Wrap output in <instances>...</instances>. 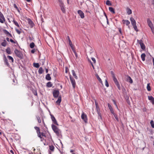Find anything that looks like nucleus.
Wrapping results in <instances>:
<instances>
[{
  "instance_id": "obj_51",
  "label": "nucleus",
  "mask_w": 154,
  "mask_h": 154,
  "mask_svg": "<svg viewBox=\"0 0 154 154\" xmlns=\"http://www.w3.org/2000/svg\"><path fill=\"white\" fill-rule=\"evenodd\" d=\"M15 30L16 32L19 35L21 33V32L18 29H17V28H15Z\"/></svg>"
},
{
  "instance_id": "obj_27",
  "label": "nucleus",
  "mask_w": 154,
  "mask_h": 154,
  "mask_svg": "<svg viewBox=\"0 0 154 154\" xmlns=\"http://www.w3.org/2000/svg\"><path fill=\"white\" fill-rule=\"evenodd\" d=\"M7 43V42L6 40L5 39H4L3 40V42L1 43V45L4 47H5L6 46Z\"/></svg>"
},
{
  "instance_id": "obj_2",
  "label": "nucleus",
  "mask_w": 154,
  "mask_h": 154,
  "mask_svg": "<svg viewBox=\"0 0 154 154\" xmlns=\"http://www.w3.org/2000/svg\"><path fill=\"white\" fill-rule=\"evenodd\" d=\"M60 92L58 89L54 90L53 92V95L54 97L55 98L58 97V99L56 101V103L60 105L61 101V96H59Z\"/></svg>"
},
{
  "instance_id": "obj_44",
  "label": "nucleus",
  "mask_w": 154,
  "mask_h": 154,
  "mask_svg": "<svg viewBox=\"0 0 154 154\" xmlns=\"http://www.w3.org/2000/svg\"><path fill=\"white\" fill-rule=\"evenodd\" d=\"M37 119L38 120V121L39 123H41V120L40 119V118L39 116H37L36 117Z\"/></svg>"
},
{
  "instance_id": "obj_55",
  "label": "nucleus",
  "mask_w": 154,
  "mask_h": 154,
  "mask_svg": "<svg viewBox=\"0 0 154 154\" xmlns=\"http://www.w3.org/2000/svg\"><path fill=\"white\" fill-rule=\"evenodd\" d=\"M35 49H32V50L31 51V52L32 53V54H34V53L35 52Z\"/></svg>"
},
{
  "instance_id": "obj_59",
  "label": "nucleus",
  "mask_w": 154,
  "mask_h": 154,
  "mask_svg": "<svg viewBox=\"0 0 154 154\" xmlns=\"http://www.w3.org/2000/svg\"><path fill=\"white\" fill-rule=\"evenodd\" d=\"M10 41L12 43H16V42L14 41L13 39H11Z\"/></svg>"
},
{
  "instance_id": "obj_64",
  "label": "nucleus",
  "mask_w": 154,
  "mask_h": 154,
  "mask_svg": "<svg viewBox=\"0 0 154 154\" xmlns=\"http://www.w3.org/2000/svg\"><path fill=\"white\" fill-rule=\"evenodd\" d=\"M67 38L69 42V41H71L70 39V37H69V36H67Z\"/></svg>"
},
{
  "instance_id": "obj_50",
  "label": "nucleus",
  "mask_w": 154,
  "mask_h": 154,
  "mask_svg": "<svg viewBox=\"0 0 154 154\" xmlns=\"http://www.w3.org/2000/svg\"><path fill=\"white\" fill-rule=\"evenodd\" d=\"M105 85L107 87H108L109 86V84L107 80H105Z\"/></svg>"
},
{
  "instance_id": "obj_37",
  "label": "nucleus",
  "mask_w": 154,
  "mask_h": 154,
  "mask_svg": "<svg viewBox=\"0 0 154 154\" xmlns=\"http://www.w3.org/2000/svg\"><path fill=\"white\" fill-rule=\"evenodd\" d=\"M146 88L148 91H151V89L150 86V83L147 84Z\"/></svg>"
},
{
  "instance_id": "obj_24",
  "label": "nucleus",
  "mask_w": 154,
  "mask_h": 154,
  "mask_svg": "<svg viewBox=\"0 0 154 154\" xmlns=\"http://www.w3.org/2000/svg\"><path fill=\"white\" fill-rule=\"evenodd\" d=\"M12 75H13L12 81H13V82L14 83V85H15L17 84V81L15 77V76H14V75L13 74Z\"/></svg>"
},
{
  "instance_id": "obj_7",
  "label": "nucleus",
  "mask_w": 154,
  "mask_h": 154,
  "mask_svg": "<svg viewBox=\"0 0 154 154\" xmlns=\"http://www.w3.org/2000/svg\"><path fill=\"white\" fill-rule=\"evenodd\" d=\"M113 81H114L115 84L117 86L118 89L120 90H121V87H120V84L119 83L117 79L116 78V77L113 78Z\"/></svg>"
},
{
  "instance_id": "obj_41",
  "label": "nucleus",
  "mask_w": 154,
  "mask_h": 154,
  "mask_svg": "<svg viewBox=\"0 0 154 154\" xmlns=\"http://www.w3.org/2000/svg\"><path fill=\"white\" fill-rule=\"evenodd\" d=\"M3 31L8 36V35L10 33L7 30L5 29L3 30Z\"/></svg>"
},
{
  "instance_id": "obj_52",
  "label": "nucleus",
  "mask_w": 154,
  "mask_h": 154,
  "mask_svg": "<svg viewBox=\"0 0 154 154\" xmlns=\"http://www.w3.org/2000/svg\"><path fill=\"white\" fill-rule=\"evenodd\" d=\"M112 101L113 103L116 106V107L118 108V106H117V105L116 104V100H114V99H112Z\"/></svg>"
},
{
  "instance_id": "obj_1",
  "label": "nucleus",
  "mask_w": 154,
  "mask_h": 154,
  "mask_svg": "<svg viewBox=\"0 0 154 154\" xmlns=\"http://www.w3.org/2000/svg\"><path fill=\"white\" fill-rule=\"evenodd\" d=\"M38 136L40 139L41 141L43 142L44 145H49V149L52 151H54V146L50 145L52 142L51 135H38Z\"/></svg>"
},
{
  "instance_id": "obj_35",
  "label": "nucleus",
  "mask_w": 154,
  "mask_h": 154,
  "mask_svg": "<svg viewBox=\"0 0 154 154\" xmlns=\"http://www.w3.org/2000/svg\"><path fill=\"white\" fill-rule=\"evenodd\" d=\"M33 66L34 67L37 68H39L40 66V65L38 63H33Z\"/></svg>"
},
{
  "instance_id": "obj_19",
  "label": "nucleus",
  "mask_w": 154,
  "mask_h": 154,
  "mask_svg": "<svg viewBox=\"0 0 154 154\" xmlns=\"http://www.w3.org/2000/svg\"><path fill=\"white\" fill-rule=\"evenodd\" d=\"M130 20L132 26L135 25L136 24V21L133 17H131L130 18Z\"/></svg>"
},
{
  "instance_id": "obj_63",
  "label": "nucleus",
  "mask_w": 154,
  "mask_h": 154,
  "mask_svg": "<svg viewBox=\"0 0 154 154\" xmlns=\"http://www.w3.org/2000/svg\"><path fill=\"white\" fill-rule=\"evenodd\" d=\"M104 16H105V17L106 18V19L107 18V16L106 14L105 13V12H104Z\"/></svg>"
},
{
  "instance_id": "obj_31",
  "label": "nucleus",
  "mask_w": 154,
  "mask_h": 154,
  "mask_svg": "<svg viewBox=\"0 0 154 154\" xmlns=\"http://www.w3.org/2000/svg\"><path fill=\"white\" fill-rule=\"evenodd\" d=\"M109 10L110 12H111L113 14H115V13L114 9L112 7H109Z\"/></svg>"
},
{
  "instance_id": "obj_57",
  "label": "nucleus",
  "mask_w": 154,
  "mask_h": 154,
  "mask_svg": "<svg viewBox=\"0 0 154 154\" xmlns=\"http://www.w3.org/2000/svg\"><path fill=\"white\" fill-rule=\"evenodd\" d=\"M151 29L152 32V33L154 34V27H151Z\"/></svg>"
},
{
  "instance_id": "obj_18",
  "label": "nucleus",
  "mask_w": 154,
  "mask_h": 154,
  "mask_svg": "<svg viewBox=\"0 0 154 154\" xmlns=\"http://www.w3.org/2000/svg\"><path fill=\"white\" fill-rule=\"evenodd\" d=\"M148 98L149 100L151 101L152 104H154V98L152 96H149L148 97Z\"/></svg>"
},
{
  "instance_id": "obj_11",
  "label": "nucleus",
  "mask_w": 154,
  "mask_h": 154,
  "mask_svg": "<svg viewBox=\"0 0 154 154\" xmlns=\"http://www.w3.org/2000/svg\"><path fill=\"white\" fill-rule=\"evenodd\" d=\"M5 21V17L3 14L0 11V22L2 23Z\"/></svg>"
},
{
  "instance_id": "obj_54",
  "label": "nucleus",
  "mask_w": 154,
  "mask_h": 154,
  "mask_svg": "<svg viewBox=\"0 0 154 154\" xmlns=\"http://www.w3.org/2000/svg\"><path fill=\"white\" fill-rule=\"evenodd\" d=\"M72 51H73V52L74 53L76 58H77L78 57V55H77V53H76V52L75 51L74 49L73 50H72Z\"/></svg>"
},
{
  "instance_id": "obj_46",
  "label": "nucleus",
  "mask_w": 154,
  "mask_h": 154,
  "mask_svg": "<svg viewBox=\"0 0 154 154\" xmlns=\"http://www.w3.org/2000/svg\"><path fill=\"white\" fill-rule=\"evenodd\" d=\"M111 74L112 75V78L116 77L115 75L112 71H111L110 72Z\"/></svg>"
},
{
  "instance_id": "obj_22",
  "label": "nucleus",
  "mask_w": 154,
  "mask_h": 154,
  "mask_svg": "<svg viewBox=\"0 0 154 154\" xmlns=\"http://www.w3.org/2000/svg\"><path fill=\"white\" fill-rule=\"evenodd\" d=\"M13 22L15 26H17L18 28H19V29H20V30H22V29L20 28V25L17 21H16L14 20Z\"/></svg>"
},
{
  "instance_id": "obj_40",
  "label": "nucleus",
  "mask_w": 154,
  "mask_h": 154,
  "mask_svg": "<svg viewBox=\"0 0 154 154\" xmlns=\"http://www.w3.org/2000/svg\"><path fill=\"white\" fill-rule=\"evenodd\" d=\"M69 45H70V46L72 50H74V49L73 47V45H72V42L71 41H69Z\"/></svg>"
},
{
  "instance_id": "obj_39",
  "label": "nucleus",
  "mask_w": 154,
  "mask_h": 154,
  "mask_svg": "<svg viewBox=\"0 0 154 154\" xmlns=\"http://www.w3.org/2000/svg\"><path fill=\"white\" fill-rule=\"evenodd\" d=\"M32 93L33 94L35 95H37V90L36 89H33L32 90Z\"/></svg>"
},
{
  "instance_id": "obj_45",
  "label": "nucleus",
  "mask_w": 154,
  "mask_h": 154,
  "mask_svg": "<svg viewBox=\"0 0 154 154\" xmlns=\"http://www.w3.org/2000/svg\"><path fill=\"white\" fill-rule=\"evenodd\" d=\"M108 106L110 111L113 109L112 107L111 106L109 103H108Z\"/></svg>"
},
{
  "instance_id": "obj_60",
  "label": "nucleus",
  "mask_w": 154,
  "mask_h": 154,
  "mask_svg": "<svg viewBox=\"0 0 154 154\" xmlns=\"http://www.w3.org/2000/svg\"><path fill=\"white\" fill-rule=\"evenodd\" d=\"M14 7L16 9H17V8H18L17 7V5L16 4H14Z\"/></svg>"
},
{
  "instance_id": "obj_10",
  "label": "nucleus",
  "mask_w": 154,
  "mask_h": 154,
  "mask_svg": "<svg viewBox=\"0 0 154 154\" xmlns=\"http://www.w3.org/2000/svg\"><path fill=\"white\" fill-rule=\"evenodd\" d=\"M69 79L72 84V87L74 88H75L76 85L75 81L74 78L72 77L71 75H69Z\"/></svg>"
},
{
  "instance_id": "obj_4",
  "label": "nucleus",
  "mask_w": 154,
  "mask_h": 154,
  "mask_svg": "<svg viewBox=\"0 0 154 154\" xmlns=\"http://www.w3.org/2000/svg\"><path fill=\"white\" fill-rule=\"evenodd\" d=\"M96 107V111H97L99 117H100V118L102 120V117L101 114L100 112V111L98 103L95 101V102Z\"/></svg>"
},
{
  "instance_id": "obj_49",
  "label": "nucleus",
  "mask_w": 154,
  "mask_h": 154,
  "mask_svg": "<svg viewBox=\"0 0 154 154\" xmlns=\"http://www.w3.org/2000/svg\"><path fill=\"white\" fill-rule=\"evenodd\" d=\"M126 101H127V103L128 104V105H130L131 103H130V102L129 99V98L128 97H127V98H126Z\"/></svg>"
},
{
  "instance_id": "obj_43",
  "label": "nucleus",
  "mask_w": 154,
  "mask_h": 154,
  "mask_svg": "<svg viewBox=\"0 0 154 154\" xmlns=\"http://www.w3.org/2000/svg\"><path fill=\"white\" fill-rule=\"evenodd\" d=\"M150 125L152 128H154V122L152 120L150 122Z\"/></svg>"
},
{
  "instance_id": "obj_16",
  "label": "nucleus",
  "mask_w": 154,
  "mask_h": 154,
  "mask_svg": "<svg viewBox=\"0 0 154 154\" xmlns=\"http://www.w3.org/2000/svg\"><path fill=\"white\" fill-rule=\"evenodd\" d=\"M78 13L80 15L81 18L83 19L84 18V14L82 11H81V10H79L78 11Z\"/></svg>"
},
{
  "instance_id": "obj_48",
  "label": "nucleus",
  "mask_w": 154,
  "mask_h": 154,
  "mask_svg": "<svg viewBox=\"0 0 154 154\" xmlns=\"http://www.w3.org/2000/svg\"><path fill=\"white\" fill-rule=\"evenodd\" d=\"M133 26L134 27V30L136 32H138V30L137 29V27L136 24L135 25H133Z\"/></svg>"
},
{
  "instance_id": "obj_20",
  "label": "nucleus",
  "mask_w": 154,
  "mask_h": 154,
  "mask_svg": "<svg viewBox=\"0 0 154 154\" xmlns=\"http://www.w3.org/2000/svg\"><path fill=\"white\" fill-rule=\"evenodd\" d=\"M127 81L129 82L130 83H133V80L131 78L129 75L127 76Z\"/></svg>"
},
{
  "instance_id": "obj_34",
  "label": "nucleus",
  "mask_w": 154,
  "mask_h": 154,
  "mask_svg": "<svg viewBox=\"0 0 154 154\" xmlns=\"http://www.w3.org/2000/svg\"><path fill=\"white\" fill-rule=\"evenodd\" d=\"M72 74L73 76H74L75 79H78V77L76 76L74 70H72Z\"/></svg>"
},
{
  "instance_id": "obj_28",
  "label": "nucleus",
  "mask_w": 154,
  "mask_h": 154,
  "mask_svg": "<svg viewBox=\"0 0 154 154\" xmlns=\"http://www.w3.org/2000/svg\"><path fill=\"white\" fill-rule=\"evenodd\" d=\"M6 51L8 54H11V49L9 47H8L6 49Z\"/></svg>"
},
{
  "instance_id": "obj_53",
  "label": "nucleus",
  "mask_w": 154,
  "mask_h": 154,
  "mask_svg": "<svg viewBox=\"0 0 154 154\" xmlns=\"http://www.w3.org/2000/svg\"><path fill=\"white\" fill-rule=\"evenodd\" d=\"M53 75H54V76L55 77H56V76L57 75V71L56 70H54V72H53Z\"/></svg>"
},
{
  "instance_id": "obj_8",
  "label": "nucleus",
  "mask_w": 154,
  "mask_h": 154,
  "mask_svg": "<svg viewBox=\"0 0 154 154\" xmlns=\"http://www.w3.org/2000/svg\"><path fill=\"white\" fill-rule=\"evenodd\" d=\"M137 43L140 44V46L141 48L143 50H144L145 49V46L142 40H137Z\"/></svg>"
},
{
  "instance_id": "obj_14",
  "label": "nucleus",
  "mask_w": 154,
  "mask_h": 154,
  "mask_svg": "<svg viewBox=\"0 0 154 154\" xmlns=\"http://www.w3.org/2000/svg\"><path fill=\"white\" fill-rule=\"evenodd\" d=\"M34 128L36 130L38 135H45L43 133H41L40 128L37 126L34 127Z\"/></svg>"
},
{
  "instance_id": "obj_23",
  "label": "nucleus",
  "mask_w": 154,
  "mask_h": 154,
  "mask_svg": "<svg viewBox=\"0 0 154 154\" xmlns=\"http://www.w3.org/2000/svg\"><path fill=\"white\" fill-rule=\"evenodd\" d=\"M14 138L16 140H18L20 139V135H12Z\"/></svg>"
},
{
  "instance_id": "obj_9",
  "label": "nucleus",
  "mask_w": 154,
  "mask_h": 154,
  "mask_svg": "<svg viewBox=\"0 0 154 154\" xmlns=\"http://www.w3.org/2000/svg\"><path fill=\"white\" fill-rule=\"evenodd\" d=\"M3 61L5 65H6L8 67H10V65L9 64L8 60L5 54L3 55Z\"/></svg>"
},
{
  "instance_id": "obj_36",
  "label": "nucleus",
  "mask_w": 154,
  "mask_h": 154,
  "mask_svg": "<svg viewBox=\"0 0 154 154\" xmlns=\"http://www.w3.org/2000/svg\"><path fill=\"white\" fill-rule=\"evenodd\" d=\"M52 84L51 82H48L46 84V86L48 87H51L52 86Z\"/></svg>"
},
{
  "instance_id": "obj_5",
  "label": "nucleus",
  "mask_w": 154,
  "mask_h": 154,
  "mask_svg": "<svg viewBox=\"0 0 154 154\" xmlns=\"http://www.w3.org/2000/svg\"><path fill=\"white\" fill-rule=\"evenodd\" d=\"M59 6L62 12L63 13H66V10L65 8V6L63 2L61 0H58Z\"/></svg>"
},
{
  "instance_id": "obj_42",
  "label": "nucleus",
  "mask_w": 154,
  "mask_h": 154,
  "mask_svg": "<svg viewBox=\"0 0 154 154\" xmlns=\"http://www.w3.org/2000/svg\"><path fill=\"white\" fill-rule=\"evenodd\" d=\"M106 5L108 6H111L112 4L110 2V1L109 0H107L106 1Z\"/></svg>"
},
{
  "instance_id": "obj_62",
  "label": "nucleus",
  "mask_w": 154,
  "mask_h": 154,
  "mask_svg": "<svg viewBox=\"0 0 154 154\" xmlns=\"http://www.w3.org/2000/svg\"><path fill=\"white\" fill-rule=\"evenodd\" d=\"M110 111L111 113H112L113 115V114H115V113H114L113 109L111 110Z\"/></svg>"
},
{
  "instance_id": "obj_61",
  "label": "nucleus",
  "mask_w": 154,
  "mask_h": 154,
  "mask_svg": "<svg viewBox=\"0 0 154 154\" xmlns=\"http://www.w3.org/2000/svg\"><path fill=\"white\" fill-rule=\"evenodd\" d=\"M68 71V68L67 67H65V72L66 73H67Z\"/></svg>"
},
{
  "instance_id": "obj_21",
  "label": "nucleus",
  "mask_w": 154,
  "mask_h": 154,
  "mask_svg": "<svg viewBox=\"0 0 154 154\" xmlns=\"http://www.w3.org/2000/svg\"><path fill=\"white\" fill-rule=\"evenodd\" d=\"M95 76L98 79V80L100 82L101 84H103V82H102L101 79L99 77L98 74H96Z\"/></svg>"
},
{
  "instance_id": "obj_26",
  "label": "nucleus",
  "mask_w": 154,
  "mask_h": 154,
  "mask_svg": "<svg viewBox=\"0 0 154 154\" xmlns=\"http://www.w3.org/2000/svg\"><path fill=\"white\" fill-rule=\"evenodd\" d=\"M46 79L48 80L49 81L51 79V77L50 76V75L49 74H48L46 76Z\"/></svg>"
},
{
  "instance_id": "obj_32",
  "label": "nucleus",
  "mask_w": 154,
  "mask_h": 154,
  "mask_svg": "<svg viewBox=\"0 0 154 154\" xmlns=\"http://www.w3.org/2000/svg\"><path fill=\"white\" fill-rule=\"evenodd\" d=\"M7 57L9 60H11V63H13L14 62V59L11 56H8Z\"/></svg>"
},
{
  "instance_id": "obj_30",
  "label": "nucleus",
  "mask_w": 154,
  "mask_h": 154,
  "mask_svg": "<svg viewBox=\"0 0 154 154\" xmlns=\"http://www.w3.org/2000/svg\"><path fill=\"white\" fill-rule=\"evenodd\" d=\"M145 57L146 54L145 53H143L141 54V57L143 61H144L145 60Z\"/></svg>"
},
{
  "instance_id": "obj_58",
  "label": "nucleus",
  "mask_w": 154,
  "mask_h": 154,
  "mask_svg": "<svg viewBox=\"0 0 154 154\" xmlns=\"http://www.w3.org/2000/svg\"><path fill=\"white\" fill-rule=\"evenodd\" d=\"M119 31L120 34L121 35H122V32L121 29L120 28H119Z\"/></svg>"
},
{
  "instance_id": "obj_12",
  "label": "nucleus",
  "mask_w": 154,
  "mask_h": 154,
  "mask_svg": "<svg viewBox=\"0 0 154 154\" xmlns=\"http://www.w3.org/2000/svg\"><path fill=\"white\" fill-rule=\"evenodd\" d=\"M81 118L85 122H87L88 119L87 118V116L84 112H83L82 114Z\"/></svg>"
},
{
  "instance_id": "obj_25",
  "label": "nucleus",
  "mask_w": 154,
  "mask_h": 154,
  "mask_svg": "<svg viewBox=\"0 0 154 154\" xmlns=\"http://www.w3.org/2000/svg\"><path fill=\"white\" fill-rule=\"evenodd\" d=\"M127 12V13L128 14L130 15L132 13V11L128 7H127L126 8Z\"/></svg>"
},
{
  "instance_id": "obj_15",
  "label": "nucleus",
  "mask_w": 154,
  "mask_h": 154,
  "mask_svg": "<svg viewBox=\"0 0 154 154\" xmlns=\"http://www.w3.org/2000/svg\"><path fill=\"white\" fill-rule=\"evenodd\" d=\"M28 23L30 26L31 28H32L35 25V24L33 21L29 18H28L27 20Z\"/></svg>"
},
{
  "instance_id": "obj_38",
  "label": "nucleus",
  "mask_w": 154,
  "mask_h": 154,
  "mask_svg": "<svg viewBox=\"0 0 154 154\" xmlns=\"http://www.w3.org/2000/svg\"><path fill=\"white\" fill-rule=\"evenodd\" d=\"M35 46V45L33 42L31 43L29 45L30 47L31 48H33Z\"/></svg>"
},
{
  "instance_id": "obj_33",
  "label": "nucleus",
  "mask_w": 154,
  "mask_h": 154,
  "mask_svg": "<svg viewBox=\"0 0 154 154\" xmlns=\"http://www.w3.org/2000/svg\"><path fill=\"white\" fill-rule=\"evenodd\" d=\"M44 71V70L42 69V67H40L39 68L38 70V72L39 74H42Z\"/></svg>"
},
{
  "instance_id": "obj_29",
  "label": "nucleus",
  "mask_w": 154,
  "mask_h": 154,
  "mask_svg": "<svg viewBox=\"0 0 154 154\" xmlns=\"http://www.w3.org/2000/svg\"><path fill=\"white\" fill-rule=\"evenodd\" d=\"M122 21H124V22L123 23L124 24H125L126 25L128 26L129 24L130 23V22L128 20H123Z\"/></svg>"
},
{
  "instance_id": "obj_6",
  "label": "nucleus",
  "mask_w": 154,
  "mask_h": 154,
  "mask_svg": "<svg viewBox=\"0 0 154 154\" xmlns=\"http://www.w3.org/2000/svg\"><path fill=\"white\" fill-rule=\"evenodd\" d=\"M51 127L54 132L57 135H59L60 130L57 126L53 124L51 125Z\"/></svg>"
},
{
  "instance_id": "obj_47",
  "label": "nucleus",
  "mask_w": 154,
  "mask_h": 154,
  "mask_svg": "<svg viewBox=\"0 0 154 154\" xmlns=\"http://www.w3.org/2000/svg\"><path fill=\"white\" fill-rule=\"evenodd\" d=\"M113 116H114V117L116 119L117 121L118 122L119 121V120L118 117H117V115L115 113V114H113Z\"/></svg>"
},
{
  "instance_id": "obj_17",
  "label": "nucleus",
  "mask_w": 154,
  "mask_h": 154,
  "mask_svg": "<svg viewBox=\"0 0 154 154\" xmlns=\"http://www.w3.org/2000/svg\"><path fill=\"white\" fill-rule=\"evenodd\" d=\"M147 22L148 26L150 27V28L153 27L152 22L149 18H148L147 19Z\"/></svg>"
},
{
  "instance_id": "obj_13",
  "label": "nucleus",
  "mask_w": 154,
  "mask_h": 154,
  "mask_svg": "<svg viewBox=\"0 0 154 154\" xmlns=\"http://www.w3.org/2000/svg\"><path fill=\"white\" fill-rule=\"evenodd\" d=\"M50 116H51V118L52 120V121L53 122V123H54V124L57 125H58V124L57 122L54 117V116L52 114H51Z\"/></svg>"
},
{
  "instance_id": "obj_56",
  "label": "nucleus",
  "mask_w": 154,
  "mask_h": 154,
  "mask_svg": "<svg viewBox=\"0 0 154 154\" xmlns=\"http://www.w3.org/2000/svg\"><path fill=\"white\" fill-rule=\"evenodd\" d=\"M91 59L94 62V63H96V60H95V59L94 58V57H92L91 58Z\"/></svg>"
},
{
  "instance_id": "obj_3",
  "label": "nucleus",
  "mask_w": 154,
  "mask_h": 154,
  "mask_svg": "<svg viewBox=\"0 0 154 154\" xmlns=\"http://www.w3.org/2000/svg\"><path fill=\"white\" fill-rule=\"evenodd\" d=\"M16 56L19 57L20 59H22L23 58V55L21 51H19L17 49H15L14 51Z\"/></svg>"
}]
</instances>
